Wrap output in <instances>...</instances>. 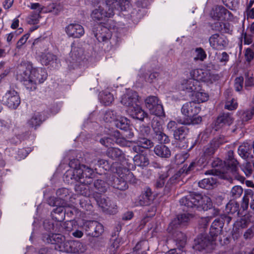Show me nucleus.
<instances>
[{"mask_svg": "<svg viewBox=\"0 0 254 254\" xmlns=\"http://www.w3.org/2000/svg\"><path fill=\"white\" fill-rule=\"evenodd\" d=\"M238 107V104L234 99H231L227 100L225 108L229 110H235Z\"/></svg>", "mask_w": 254, "mask_h": 254, "instance_id": "obj_52", "label": "nucleus"}, {"mask_svg": "<svg viewBox=\"0 0 254 254\" xmlns=\"http://www.w3.org/2000/svg\"><path fill=\"white\" fill-rule=\"evenodd\" d=\"M117 117L116 113L114 111H108L104 115V120L106 122H111L115 121Z\"/></svg>", "mask_w": 254, "mask_h": 254, "instance_id": "obj_51", "label": "nucleus"}, {"mask_svg": "<svg viewBox=\"0 0 254 254\" xmlns=\"http://www.w3.org/2000/svg\"><path fill=\"white\" fill-rule=\"evenodd\" d=\"M225 5L230 8H235L239 4V0H223Z\"/></svg>", "mask_w": 254, "mask_h": 254, "instance_id": "obj_60", "label": "nucleus"}, {"mask_svg": "<svg viewBox=\"0 0 254 254\" xmlns=\"http://www.w3.org/2000/svg\"><path fill=\"white\" fill-rule=\"evenodd\" d=\"M121 103L128 107L134 106L136 103H138V96L137 93L132 90H128L127 92L124 94L121 100Z\"/></svg>", "mask_w": 254, "mask_h": 254, "instance_id": "obj_13", "label": "nucleus"}, {"mask_svg": "<svg viewBox=\"0 0 254 254\" xmlns=\"http://www.w3.org/2000/svg\"><path fill=\"white\" fill-rule=\"evenodd\" d=\"M43 240L47 243L55 245L56 249L58 245H60V244L64 240V237L59 234H47L44 235Z\"/></svg>", "mask_w": 254, "mask_h": 254, "instance_id": "obj_24", "label": "nucleus"}, {"mask_svg": "<svg viewBox=\"0 0 254 254\" xmlns=\"http://www.w3.org/2000/svg\"><path fill=\"white\" fill-rule=\"evenodd\" d=\"M221 172L218 169H213L206 171L205 175H212L214 177L202 180L198 182V186L206 190L212 189L216 184V178L215 176L219 175Z\"/></svg>", "mask_w": 254, "mask_h": 254, "instance_id": "obj_8", "label": "nucleus"}, {"mask_svg": "<svg viewBox=\"0 0 254 254\" xmlns=\"http://www.w3.org/2000/svg\"><path fill=\"white\" fill-rule=\"evenodd\" d=\"M231 13L222 6H216L214 7L211 12V16L214 20H221L225 19Z\"/></svg>", "mask_w": 254, "mask_h": 254, "instance_id": "obj_23", "label": "nucleus"}, {"mask_svg": "<svg viewBox=\"0 0 254 254\" xmlns=\"http://www.w3.org/2000/svg\"><path fill=\"white\" fill-rule=\"evenodd\" d=\"M209 41L210 46L213 49L217 50H221L227 45L225 37L218 34L212 35L210 37Z\"/></svg>", "mask_w": 254, "mask_h": 254, "instance_id": "obj_20", "label": "nucleus"}, {"mask_svg": "<svg viewBox=\"0 0 254 254\" xmlns=\"http://www.w3.org/2000/svg\"><path fill=\"white\" fill-rule=\"evenodd\" d=\"M199 111V107L194 101L185 103L181 109L182 114L188 118H190L191 116L196 115Z\"/></svg>", "mask_w": 254, "mask_h": 254, "instance_id": "obj_17", "label": "nucleus"}, {"mask_svg": "<svg viewBox=\"0 0 254 254\" xmlns=\"http://www.w3.org/2000/svg\"><path fill=\"white\" fill-rule=\"evenodd\" d=\"M128 114L133 118L143 120L147 114L141 108L138 103L127 110Z\"/></svg>", "mask_w": 254, "mask_h": 254, "instance_id": "obj_25", "label": "nucleus"}, {"mask_svg": "<svg viewBox=\"0 0 254 254\" xmlns=\"http://www.w3.org/2000/svg\"><path fill=\"white\" fill-rule=\"evenodd\" d=\"M56 194L58 197V198L59 200H61L62 201L64 200L66 202V200L68 197L69 195L68 190L67 189H60L58 190H57Z\"/></svg>", "mask_w": 254, "mask_h": 254, "instance_id": "obj_46", "label": "nucleus"}, {"mask_svg": "<svg viewBox=\"0 0 254 254\" xmlns=\"http://www.w3.org/2000/svg\"><path fill=\"white\" fill-rule=\"evenodd\" d=\"M217 146L214 144L211 143V144L206 147L204 151L203 156L199 159L196 162H192L190 163L188 167V170H191V168L194 166H201L206 160L208 157L213 155L217 149Z\"/></svg>", "mask_w": 254, "mask_h": 254, "instance_id": "obj_14", "label": "nucleus"}, {"mask_svg": "<svg viewBox=\"0 0 254 254\" xmlns=\"http://www.w3.org/2000/svg\"><path fill=\"white\" fill-rule=\"evenodd\" d=\"M180 203L181 205L189 208L196 207L204 210H207L212 207V202L209 197L194 193H190L182 197L180 200Z\"/></svg>", "mask_w": 254, "mask_h": 254, "instance_id": "obj_3", "label": "nucleus"}, {"mask_svg": "<svg viewBox=\"0 0 254 254\" xmlns=\"http://www.w3.org/2000/svg\"><path fill=\"white\" fill-rule=\"evenodd\" d=\"M253 85H254V79L251 77L250 74H246L245 88L248 89Z\"/></svg>", "mask_w": 254, "mask_h": 254, "instance_id": "obj_61", "label": "nucleus"}, {"mask_svg": "<svg viewBox=\"0 0 254 254\" xmlns=\"http://www.w3.org/2000/svg\"><path fill=\"white\" fill-rule=\"evenodd\" d=\"M229 159L226 163L228 167L231 169L232 172H236L238 167V162L234 158H232L233 152L232 151L228 152Z\"/></svg>", "mask_w": 254, "mask_h": 254, "instance_id": "obj_38", "label": "nucleus"}, {"mask_svg": "<svg viewBox=\"0 0 254 254\" xmlns=\"http://www.w3.org/2000/svg\"><path fill=\"white\" fill-rule=\"evenodd\" d=\"M192 218V215L189 213H183L179 214L177 216L176 218L170 224L168 229L169 231L178 228L179 226H185L188 224L190 219Z\"/></svg>", "mask_w": 254, "mask_h": 254, "instance_id": "obj_15", "label": "nucleus"}, {"mask_svg": "<svg viewBox=\"0 0 254 254\" xmlns=\"http://www.w3.org/2000/svg\"><path fill=\"white\" fill-rule=\"evenodd\" d=\"M87 249L86 245L79 241H75L74 254H81L84 253Z\"/></svg>", "mask_w": 254, "mask_h": 254, "instance_id": "obj_44", "label": "nucleus"}, {"mask_svg": "<svg viewBox=\"0 0 254 254\" xmlns=\"http://www.w3.org/2000/svg\"><path fill=\"white\" fill-rule=\"evenodd\" d=\"M31 9L35 10V13H41L44 7L39 3H31L29 6Z\"/></svg>", "mask_w": 254, "mask_h": 254, "instance_id": "obj_59", "label": "nucleus"}, {"mask_svg": "<svg viewBox=\"0 0 254 254\" xmlns=\"http://www.w3.org/2000/svg\"><path fill=\"white\" fill-rule=\"evenodd\" d=\"M2 102L8 108L15 109L19 105L20 98L15 90L10 89L3 96Z\"/></svg>", "mask_w": 254, "mask_h": 254, "instance_id": "obj_7", "label": "nucleus"}, {"mask_svg": "<svg viewBox=\"0 0 254 254\" xmlns=\"http://www.w3.org/2000/svg\"><path fill=\"white\" fill-rule=\"evenodd\" d=\"M196 56L194 58V61L200 60L203 61L206 58V54L203 49L201 48H196L195 50Z\"/></svg>", "mask_w": 254, "mask_h": 254, "instance_id": "obj_48", "label": "nucleus"}, {"mask_svg": "<svg viewBox=\"0 0 254 254\" xmlns=\"http://www.w3.org/2000/svg\"><path fill=\"white\" fill-rule=\"evenodd\" d=\"M48 204L51 206H59V205H64L65 201L63 200L62 202L61 200H59L58 198H56L54 197H51L48 199Z\"/></svg>", "mask_w": 254, "mask_h": 254, "instance_id": "obj_56", "label": "nucleus"}, {"mask_svg": "<svg viewBox=\"0 0 254 254\" xmlns=\"http://www.w3.org/2000/svg\"><path fill=\"white\" fill-rule=\"evenodd\" d=\"M94 171L93 169L84 165H79L75 168L67 170L64 175L66 181L74 180L79 182L75 186V190L79 194L86 196L89 194L88 185L92 182Z\"/></svg>", "mask_w": 254, "mask_h": 254, "instance_id": "obj_1", "label": "nucleus"}, {"mask_svg": "<svg viewBox=\"0 0 254 254\" xmlns=\"http://www.w3.org/2000/svg\"><path fill=\"white\" fill-rule=\"evenodd\" d=\"M248 19H254V0H251L249 2L247 9Z\"/></svg>", "mask_w": 254, "mask_h": 254, "instance_id": "obj_49", "label": "nucleus"}, {"mask_svg": "<svg viewBox=\"0 0 254 254\" xmlns=\"http://www.w3.org/2000/svg\"><path fill=\"white\" fill-rule=\"evenodd\" d=\"M238 206L237 204L234 202H229L226 206V212L228 214H234L238 212Z\"/></svg>", "mask_w": 254, "mask_h": 254, "instance_id": "obj_50", "label": "nucleus"}, {"mask_svg": "<svg viewBox=\"0 0 254 254\" xmlns=\"http://www.w3.org/2000/svg\"><path fill=\"white\" fill-rule=\"evenodd\" d=\"M120 133L118 131H115L114 132V139L110 137H104L101 138L100 141L101 144L106 146H108L110 144L113 143L114 142H116L118 144L124 145L125 140L124 139H121L120 137Z\"/></svg>", "mask_w": 254, "mask_h": 254, "instance_id": "obj_28", "label": "nucleus"}, {"mask_svg": "<svg viewBox=\"0 0 254 254\" xmlns=\"http://www.w3.org/2000/svg\"><path fill=\"white\" fill-rule=\"evenodd\" d=\"M118 2L117 0H107L100 3L91 13V17L94 21H101L106 18H110L114 15V9Z\"/></svg>", "mask_w": 254, "mask_h": 254, "instance_id": "obj_4", "label": "nucleus"}, {"mask_svg": "<svg viewBox=\"0 0 254 254\" xmlns=\"http://www.w3.org/2000/svg\"><path fill=\"white\" fill-rule=\"evenodd\" d=\"M186 243V237L182 233L178 234V238L176 239V245L179 252L176 249H172L168 252V254H181L180 252L184 248Z\"/></svg>", "mask_w": 254, "mask_h": 254, "instance_id": "obj_29", "label": "nucleus"}, {"mask_svg": "<svg viewBox=\"0 0 254 254\" xmlns=\"http://www.w3.org/2000/svg\"><path fill=\"white\" fill-rule=\"evenodd\" d=\"M182 88L187 92L194 93L200 90V82L194 79L184 80L182 83Z\"/></svg>", "mask_w": 254, "mask_h": 254, "instance_id": "obj_19", "label": "nucleus"}, {"mask_svg": "<svg viewBox=\"0 0 254 254\" xmlns=\"http://www.w3.org/2000/svg\"><path fill=\"white\" fill-rule=\"evenodd\" d=\"M69 242L70 241H66L64 238V240L60 244V245H58V247H56V250L60 252L68 253L69 249Z\"/></svg>", "mask_w": 254, "mask_h": 254, "instance_id": "obj_47", "label": "nucleus"}, {"mask_svg": "<svg viewBox=\"0 0 254 254\" xmlns=\"http://www.w3.org/2000/svg\"><path fill=\"white\" fill-rule=\"evenodd\" d=\"M95 188L99 192H104L106 191L108 185V182L105 183L101 180H96L94 184Z\"/></svg>", "mask_w": 254, "mask_h": 254, "instance_id": "obj_41", "label": "nucleus"}, {"mask_svg": "<svg viewBox=\"0 0 254 254\" xmlns=\"http://www.w3.org/2000/svg\"><path fill=\"white\" fill-rule=\"evenodd\" d=\"M47 77V73L44 68L33 67L31 65L17 74V78L23 82L26 88L30 90L36 89V85L43 83Z\"/></svg>", "mask_w": 254, "mask_h": 254, "instance_id": "obj_2", "label": "nucleus"}, {"mask_svg": "<svg viewBox=\"0 0 254 254\" xmlns=\"http://www.w3.org/2000/svg\"><path fill=\"white\" fill-rule=\"evenodd\" d=\"M97 203L99 206L103 209V211L110 214L116 213L117 205L108 198L101 197L97 200Z\"/></svg>", "mask_w": 254, "mask_h": 254, "instance_id": "obj_21", "label": "nucleus"}, {"mask_svg": "<svg viewBox=\"0 0 254 254\" xmlns=\"http://www.w3.org/2000/svg\"><path fill=\"white\" fill-rule=\"evenodd\" d=\"M254 53L252 49L247 48L246 50L245 56L248 62L251 61L254 58Z\"/></svg>", "mask_w": 254, "mask_h": 254, "instance_id": "obj_64", "label": "nucleus"}, {"mask_svg": "<svg viewBox=\"0 0 254 254\" xmlns=\"http://www.w3.org/2000/svg\"><path fill=\"white\" fill-rule=\"evenodd\" d=\"M38 58L40 63L45 65L53 63L56 60V57L48 51L38 54Z\"/></svg>", "mask_w": 254, "mask_h": 254, "instance_id": "obj_27", "label": "nucleus"}, {"mask_svg": "<svg viewBox=\"0 0 254 254\" xmlns=\"http://www.w3.org/2000/svg\"><path fill=\"white\" fill-rule=\"evenodd\" d=\"M116 121V126L118 128L121 129H126L128 126L129 121L125 117H121L120 119L117 117Z\"/></svg>", "mask_w": 254, "mask_h": 254, "instance_id": "obj_40", "label": "nucleus"}, {"mask_svg": "<svg viewBox=\"0 0 254 254\" xmlns=\"http://www.w3.org/2000/svg\"><path fill=\"white\" fill-rule=\"evenodd\" d=\"M65 32L69 37L79 38L84 34L83 27L80 24L72 23L65 27Z\"/></svg>", "mask_w": 254, "mask_h": 254, "instance_id": "obj_16", "label": "nucleus"}, {"mask_svg": "<svg viewBox=\"0 0 254 254\" xmlns=\"http://www.w3.org/2000/svg\"><path fill=\"white\" fill-rule=\"evenodd\" d=\"M83 59V51L82 49L71 46V50L69 57L66 60L68 67L74 69L79 66Z\"/></svg>", "mask_w": 254, "mask_h": 254, "instance_id": "obj_5", "label": "nucleus"}, {"mask_svg": "<svg viewBox=\"0 0 254 254\" xmlns=\"http://www.w3.org/2000/svg\"><path fill=\"white\" fill-rule=\"evenodd\" d=\"M95 233H92V236L94 237H98L104 232L103 226L98 222L97 223V227H95Z\"/></svg>", "mask_w": 254, "mask_h": 254, "instance_id": "obj_58", "label": "nucleus"}, {"mask_svg": "<svg viewBox=\"0 0 254 254\" xmlns=\"http://www.w3.org/2000/svg\"><path fill=\"white\" fill-rule=\"evenodd\" d=\"M152 142L146 138H140L137 142V145L134 146L133 149L135 152L141 151L140 147L141 148H149L153 146Z\"/></svg>", "mask_w": 254, "mask_h": 254, "instance_id": "obj_32", "label": "nucleus"}, {"mask_svg": "<svg viewBox=\"0 0 254 254\" xmlns=\"http://www.w3.org/2000/svg\"><path fill=\"white\" fill-rule=\"evenodd\" d=\"M107 155L113 159H116L122 154V151L119 148L116 147H109L107 151Z\"/></svg>", "mask_w": 254, "mask_h": 254, "instance_id": "obj_42", "label": "nucleus"}, {"mask_svg": "<svg viewBox=\"0 0 254 254\" xmlns=\"http://www.w3.org/2000/svg\"><path fill=\"white\" fill-rule=\"evenodd\" d=\"M135 165L139 167H145L148 165V158L143 154L136 155L133 158Z\"/></svg>", "mask_w": 254, "mask_h": 254, "instance_id": "obj_34", "label": "nucleus"}, {"mask_svg": "<svg viewBox=\"0 0 254 254\" xmlns=\"http://www.w3.org/2000/svg\"><path fill=\"white\" fill-rule=\"evenodd\" d=\"M168 177L167 173H164L161 175L157 180L155 183V187L157 188H162L165 184V179Z\"/></svg>", "mask_w": 254, "mask_h": 254, "instance_id": "obj_53", "label": "nucleus"}, {"mask_svg": "<svg viewBox=\"0 0 254 254\" xmlns=\"http://www.w3.org/2000/svg\"><path fill=\"white\" fill-rule=\"evenodd\" d=\"M223 226L224 223L220 219H215L212 223L210 229V237L216 240V237L221 234Z\"/></svg>", "mask_w": 254, "mask_h": 254, "instance_id": "obj_26", "label": "nucleus"}, {"mask_svg": "<svg viewBox=\"0 0 254 254\" xmlns=\"http://www.w3.org/2000/svg\"><path fill=\"white\" fill-rule=\"evenodd\" d=\"M251 146L248 143H243L241 145L238 149L239 155L244 159L249 158L250 150Z\"/></svg>", "mask_w": 254, "mask_h": 254, "instance_id": "obj_37", "label": "nucleus"}, {"mask_svg": "<svg viewBox=\"0 0 254 254\" xmlns=\"http://www.w3.org/2000/svg\"><path fill=\"white\" fill-rule=\"evenodd\" d=\"M191 96L194 102L195 103L196 102L198 103L205 102L208 100L209 98L208 94L203 92L201 88L200 90H198V91L192 93Z\"/></svg>", "mask_w": 254, "mask_h": 254, "instance_id": "obj_33", "label": "nucleus"}, {"mask_svg": "<svg viewBox=\"0 0 254 254\" xmlns=\"http://www.w3.org/2000/svg\"><path fill=\"white\" fill-rule=\"evenodd\" d=\"M242 169L247 176H251L253 173V166L250 163H246L243 165Z\"/></svg>", "mask_w": 254, "mask_h": 254, "instance_id": "obj_55", "label": "nucleus"}, {"mask_svg": "<svg viewBox=\"0 0 254 254\" xmlns=\"http://www.w3.org/2000/svg\"><path fill=\"white\" fill-rule=\"evenodd\" d=\"M243 189L241 186H235L232 188L230 191V196L233 199L240 197L243 193Z\"/></svg>", "mask_w": 254, "mask_h": 254, "instance_id": "obj_45", "label": "nucleus"}, {"mask_svg": "<svg viewBox=\"0 0 254 254\" xmlns=\"http://www.w3.org/2000/svg\"><path fill=\"white\" fill-rule=\"evenodd\" d=\"M42 122V115L40 113H36L27 121V125L30 128L36 129Z\"/></svg>", "mask_w": 254, "mask_h": 254, "instance_id": "obj_31", "label": "nucleus"}, {"mask_svg": "<svg viewBox=\"0 0 254 254\" xmlns=\"http://www.w3.org/2000/svg\"><path fill=\"white\" fill-rule=\"evenodd\" d=\"M216 239H211L206 234H201L194 240V244L193 248L195 250L202 251L207 248H213V243Z\"/></svg>", "mask_w": 254, "mask_h": 254, "instance_id": "obj_10", "label": "nucleus"}, {"mask_svg": "<svg viewBox=\"0 0 254 254\" xmlns=\"http://www.w3.org/2000/svg\"><path fill=\"white\" fill-rule=\"evenodd\" d=\"M145 103L151 114L157 116H161L164 114L163 106L157 97L149 96L145 99Z\"/></svg>", "mask_w": 254, "mask_h": 254, "instance_id": "obj_6", "label": "nucleus"}, {"mask_svg": "<svg viewBox=\"0 0 254 254\" xmlns=\"http://www.w3.org/2000/svg\"><path fill=\"white\" fill-rule=\"evenodd\" d=\"M94 36L99 42H106L111 38V33L106 27L99 25L97 29L93 30Z\"/></svg>", "mask_w": 254, "mask_h": 254, "instance_id": "obj_18", "label": "nucleus"}, {"mask_svg": "<svg viewBox=\"0 0 254 254\" xmlns=\"http://www.w3.org/2000/svg\"><path fill=\"white\" fill-rule=\"evenodd\" d=\"M202 122V118L201 117L198 116H196L195 115L191 116V117L189 118V119H188L187 122L186 123V124L188 125H198L201 123Z\"/></svg>", "mask_w": 254, "mask_h": 254, "instance_id": "obj_54", "label": "nucleus"}, {"mask_svg": "<svg viewBox=\"0 0 254 254\" xmlns=\"http://www.w3.org/2000/svg\"><path fill=\"white\" fill-rule=\"evenodd\" d=\"M97 223V221H87L84 223L83 227L85 230L89 232V234L92 235V233H95Z\"/></svg>", "mask_w": 254, "mask_h": 254, "instance_id": "obj_43", "label": "nucleus"}, {"mask_svg": "<svg viewBox=\"0 0 254 254\" xmlns=\"http://www.w3.org/2000/svg\"><path fill=\"white\" fill-rule=\"evenodd\" d=\"M113 94L108 91H104L100 94V100L101 103L106 106L110 105L114 101Z\"/></svg>", "mask_w": 254, "mask_h": 254, "instance_id": "obj_36", "label": "nucleus"}, {"mask_svg": "<svg viewBox=\"0 0 254 254\" xmlns=\"http://www.w3.org/2000/svg\"><path fill=\"white\" fill-rule=\"evenodd\" d=\"M154 151L156 155L161 158H168L171 156L170 149L165 145H156L154 148Z\"/></svg>", "mask_w": 254, "mask_h": 254, "instance_id": "obj_30", "label": "nucleus"}, {"mask_svg": "<svg viewBox=\"0 0 254 254\" xmlns=\"http://www.w3.org/2000/svg\"><path fill=\"white\" fill-rule=\"evenodd\" d=\"M244 78L242 76L237 77L235 80L234 87L237 91H240L243 88Z\"/></svg>", "mask_w": 254, "mask_h": 254, "instance_id": "obj_57", "label": "nucleus"}, {"mask_svg": "<svg viewBox=\"0 0 254 254\" xmlns=\"http://www.w3.org/2000/svg\"><path fill=\"white\" fill-rule=\"evenodd\" d=\"M188 129L185 127H181L174 131V137L176 140L182 141L188 134Z\"/></svg>", "mask_w": 254, "mask_h": 254, "instance_id": "obj_35", "label": "nucleus"}, {"mask_svg": "<svg viewBox=\"0 0 254 254\" xmlns=\"http://www.w3.org/2000/svg\"><path fill=\"white\" fill-rule=\"evenodd\" d=\"M238 113L241 120L244 122H247L252 119L254 114V109L251 110L241 111Z\"/></svg>", "mask_w": 254, "mask_h": 254, "instance_id": "obj_39", "label": "nucleus"}, {"mask_svg": "<svg viewBox=\"0 0 254 254\" xmlns=\"http://www.w3.org/2000/svg\"><path fill=\"white\" fill-rule=\"evenodd\" d=\"M40 13H34L29 16V22L31 24L37 23L40 17Z\"/></svg>", "mask_w": 254, "mask_h": 254, "instance_id": "obj_62", "label": "nucleus"}, {"mask_svg": "<svg viewBox=\"0 0 254 254\" xmlns=\"http://www.w3.org/2000/svg\"><path fill=\"white\" fill-rule=\"evenodd\" d=\"M133 175L132 173L128 170H127V173L125 175H120V178L112 177V180L113 182H108V184L113 186L115 188L120 190H125L128 188L127 183L130 181V178Z\"/></svg>", "mask_w": 254, "mask_h": 254, "instance_id": "obj_9", "label": "nucleus"}, {"mask_svg": "<svg viewBox=\"0 0 254 254\" xmlns=\"http://www.w3.org/2000/svg\"><path fill=\"white\" fill-rule=\"evenodd\" d=\"M233 121V119L229 114H223L219 116L214 123L213 127L215 130H218L224 125L230 126Z\"/></svg>", "mask_w": 254, "mask_h": 254, "instance_id": "obj_22", "label": "nucleus"}, {"mask_svg": "<svg viewBox=\"0 0 254 254\" xmlns=\"http://www.w3.org/2000/svg\"><path fill=\"white\" fill-rule=\"evenodd\" d=\"M49 9V12H52L56 15L58 14L59 12L61 10V7L60 5L54 3L50 5Z\"/></svg>", "mask_w": 254, "mask_h": 254, "instance_id": "obj_63", "label": "nucleus"}, {"mask_svg": "<svg viewBox=\"0 0 254 254\" xmlns=\"http://www.w3.org/2000/svg\"><path fill=\"white\" fill-rule=\"evenodd\" d=\"M152 127L155 137L161 143H167L169 142L168 136L163 132V128L161 124L157 120H154L152 123Z\"/></svg>", "mask_w": 254, "mask_h": 254, "instance_id": "obj_12", "label": "nucleus"}, {"mask_svg": "<svg viewBox=\"0 0 254 254\" xmlns=\"http://www.w3.org/2000/svg\"><path fill=\"white\" fill-rule=\"evenodd\" d=\"M190 76L191 77V79L207 82H212L214 77L208 71L198 68L192 69L190 71Z\"/></svg>", "mask_w": 254, "mask_h": 254, "instance_id": "obj_11", "label": "nucleus"}]
</instances>
